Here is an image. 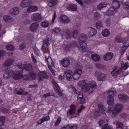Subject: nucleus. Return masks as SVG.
<instances>
[{"label": "nucleus", "instance_id": "nucleus-1", "mask_svg": "<svg viewBox=\"0 0 129 129\" xmlns=\"http://www.w3.org/2000/svg\"><path fill=\"white\" fill-rule=\"evenodd\" d=\"M108 93L109 95L107 98V103L110 106L108 107L107 111L109 113H111L115 109V108L112 106L114 104V100L113 96L116 93L111 89L108 91Z\"/></svg>", "mask_w": 129, "mask_h": 129}, {"label": "nucleus", "instance_id": "nucleus-2", "mask_svg": "<svg viewBox=\"0 0 129 129\" xmlns=\"http://www.w3.org/2000/svg\"><path fill=\"white\" fill-rule=\"evenodd\" d=\"M86 86V87L84 89V92H88V93L91 94L93 91V88L96 87L97 85L95 81H92L87 84Z\"/></svg>", "mask_w": 129, "mask_h": 129}, {"label": "nucleus", "instance_id": "nucleus-3", "mask_svg": "<svg viewBox=\"0 0 129 129\" xmlns=\"http://www.w3.org/2000/svg\"><path fill=\"white\" fill-rule=\"evenodd\" d=\"M94 76L97 77L99 81H103L106 79L107 75L105 74L99 70L96 71L94 73Z\"/></svg>", "mask_w": 129, "mask_h": 129}, {"label": "nucleus", "instance_id": "nucleus-4", "mask_svg": "<svg viewBox=\"0 0 129 129\" xmlns=\"http://www.w3.org/2000/svg\"><path fill=\"white\" fill-rule=\"evenodd\" d=\"M78 47L80 51L84 52L88 50V46L84 41L79 42Z\"/></svg>", "mask_w": 129, "mask_h": 129}, {"label": "nucleus", "instance_id": "nucleus-5", "mask_svg": "<svg viewBox=\"0 0 129 129\" xmlns=\"http://www.w3.org/2000/svg\"><path fill=\"white\" fill-rule=\"evenodd\" d=\"M22 1L20 3L21 7L25 8L33 4V2L31 0H22Z\"/></svg>", "mask_w": 129, "mask_h": 129}, {"label": "nucleus", "instance_id": "nucleus-6", "mask_svg": "<svg viewBox=\"0 0 129 129\" xmlns=\"http://www.w3.org/2000/svg\"><path fill=\"white\" fill-rule=\"evenodd\" d=\"M31 18L32 20L38 22L40 21L42 19L41 14L37 13L32 14L31 16Z\"/></svg>", "mask_w": 129, "mask_h": 129}, {"label": "nucleus", "instance_id": "nucleus-7", "mask_svg": "<svg viewBox=\"0 0 129 129\" xmlns=\"http://www.w3.org/2000/svg\"><path fill=\"white\" fill-rule=\"evenodd\" d=\"M82 71L80 69H76L73 75V79L75 80L78 79L80 76Z\"/></svg>", "mask_w": 129, "mask_h": 129}, {"label": "nucleus", "instance_id": "nucleus-8", "mask_svg": "<svg viewBox=\"0 0 129 129\" xmlns=\"http://www.w3.org/2000/svg\"><path fill=\"white\" fill-rule=\"evenodd\" d=\"M39 82L43 81L44 78L47 79L49 77L44 71L39 72Z\"/></svg>", "mask_w": 129, "mask_h": 129}, {"label": "nucleus", "instance_id": "nucleus-9", "mask_svg": "<svg viewBox=\"0 0 129 129\" xmlns=\"http://www.w3.org/2000/svg\"><path fill=\"white\" fill-rule=\"evenodd\" d=\"M72 72L70 70H67L65 71L64 73V76H66L67 80L70 81L71 80L73 76H72Z\"/></svg>", "mask_w": 129, "mask_h": 129}, {"label": "nucleus", "instance_id": "nucleus-10", "mask_svg": "<svg viewBox=\"0 0 129 129\" xmlns=\"http://www.w3.org/2000/svg\"><path fill=\"white\" fill-rule=\"evenodd\" d=\"M23 71L22 70H20L19 71L16 72L15 74L14 72L13 75V78L17 80L22 78Z\"/></svg>", "mask_w": 129, "mask_h": 129}, {"label": "nucleus", "instance_id": "nucleus-11", "mask_svg": "<svg viewBox=\"0 0 129 129\" xmlns=\"http://www.w3.org/2000/svg\"><path fill=\"white\" fill-rule=\"evenodd\" d=\"M52 83L54 85V88L56 92L58 95L60 96H61L62 94L61 92V90L57 83L54 81H53Z\"/></svg>", "mask_w": 129, "mask_h": 129}, {"label": "nucleus", "instance_id": "nucleus-12", "mask_svg": "<svg viewBox=\"0 0 129 129\" xmlns=\"http://www.w3.org/2000/svg\"><path fill=\"white\" fill-rule=\"evenodd\" d=\"M14 73V72L12 70H8L6 71L3 75V78L5 79H7Z\"/></svg>", "mask_w": 129, "mask_h": 129}, {"label": "nucleus", "instance_id": "nucleus-13", "mask_svg": "<svg viewBox=\"0 0 129 129\" xmlns=\"http://www.w3.org/2000/svg\"><path fill=\"white\" fill-rule=\"evenodd\" d=\"M45 61H47L48 68L50 69H52L51 67L53 66L54 64L51 58L49 56H48L47 58L46 56L45 57Z\"/></svg>", "mask_w": 129, "mask_h": 129}, {"label": "nucleus", "instance_id": "nucleus-14", "mask_svg": "<svg viewBox=\"0 0 129 129\" xmlns=\"http://www.w3.org/2000/svg\"><path fill=\"white\" fill-rule=\"evenodd\" d=\"M39 25V24L37 22L33 23L30 25L29 29L32 31L35 32L36 30Z\"/></svg>", "mask_w": 129, "mask_h": 129}, {"label": "nucleus", "instance_id": "nucleus-15", "mask_svg": "<svg viewBox=\"0 0 129 129\" xmlns=\"http://www.w3.org/2000/svg\"><path fill=\"white\" fill-rule=\"evenodd\" d=\"M87 30L88 35L90 37L93 36L96 34V30L92 27L88 28Z\"/></svg>", "mask_w": 129, "mask_h": 129}, {"label": "nucleus", "instance_id": "nucleus-16", "mask_svg": "<svg viewBox=\"0 0 129 129\" xmlns=\"http://www.w3.org/2000/svg\"><path fill=\"white\" fill-rule=\"evenodd\" d=\"M118 97L119 99L123 102H127L128 98V96L125 94H120Z\"/></svg>", "mask_w": 129, "mask_h": 129}, {"label": "nucleus", "instance_id": "nucleus-17", "mask_svg": "<svg viewBox=\"0 0 129 129\" xmlns=\"http://www.w3.org/2000/svg\"><path fill=\"white\" fill-rule=\"evenodd\" d=\"M67 8L68 10L71 11H76L77 10V5L73 4H69Z\"/></svg>", "mask_w": 129, "mask_h": 129}, {"label": "nucleus", "instance_id": "nucleus-18", "mask_svg": "<svg viewBox=\"0 0 129 129\" xmlns=\"http://www.w3.org/2000/svg\"><path fill=\"white\" fill-rule=\"evenodd\" d=\"M19 12V8L17 7H15L11 8L10 11V13L12 15H17Z\"/></svg>", "mask_w": 129, "mask_h": 129}, {"label": "nucleus", "instance_id": "nucleus-19", "mask_svg": "<svg viewBox=\"0 0 129 129\" xmlns=\"http://www.w3.org/2000/svg\"><path fill=\"white\" fill-rule=\"evenodd\" d=\"M60 20L64 23H68L70 21L69 18L65 15H63L60 17Z\"/></svg>", "mask_w": 129, "mask_h": 129}, {"label": "nucleus", "instance_id": "nucleus-20", "mask_svg": "<svg viewBox=\"0 0 129 129\" xmlns=\"http://www.w3.org/2000/svg\"><path fill=\"white\" fill-rule=\"evenodd\" d=\"M61 34L64 35L66 36V39L70 38L71 36V33L70 30L68 29H66L65 30L62 31Z\"/></svg>", "mask_w": 129, "mask_h": 129}, {"label": "nucleus", "instance_id": "nucleus-21", "mask_svg": "<svg viewBox=\"0 0 129 129\" xmlns=\"http://www.w3.org/2000/svg\"><path fill=\"white\" fill-rule=\"evenodd\" d=\"M117 11V9L113 7L110 8L109 9L107 12V14L109 16H111L114 14Z\"/></svg>", "mask_w": 129, "mask_h": 129}, {"label": "nucleus", "instance_id": "nucleus-22", "mask_svg": "<svg viewBox=\"0 0 129 129\" xmlns=\"http://www.w3.org/2000/svg\"><path fill=\"white\" fill-rule=\"evenodd\" d=\"M17 94L20 95H25L27 94L28 93L26 91H24L23 89L20 88H16L14 90Z\"/></svg>", "mask_w": 129, "mask_h": 129}, {"label": "nucleus", "instance_id": "nucleus-23", "mask_svg": "<svg viewBox=\"0 0 129 129\" xmlns=\"http://www.w3.org/2000/svg\"><path fill=\"white\" fill-rule=\"evenodd\" d=\"M113 56L112 53L109 52L106 53L103 57V59L105 60H108L111 59Z\"/></svg>", "mask_w": 129, "mask_h": 129}, {"label": "nucleus", "instance_id": "nucleus-24", "mask_svg": "<svg viewBox=\"0 0 129 129\" xmlns=\"http://www.w3.org/2000/svg\"><path fill=\"white\" fill-rule=\"evenodd\" d=\"M38 10V8L36 6H31L29 7L27 9V11L28 12H31L36 11Z\"/></svg>", "mask_w": 129, "mask_h": 129}, {"label": "nucleus", "instance_id": "nucleus-25", "mask_svg": "<svg viewBox=\"0 0 129 129\" xmlns=\"http://www.w3.org/2000/svg\"><path fill=\"white\" fill-rule=\"evenodd\" d=\"M99 109L100 111L102 114H105L106 112V109L105 107L102 104H99L98 105Z\"/></svg>", "mask_w": 129, "mask_h": 129}, {"label": "nucleus", "instance_id": "nucleus-26", "mask_svg": "<svg viewBox=\"0 0 129 129\" xmlns=\"http://www.w3.org/2000/svg\"><path fill=\"white\" fill-rule=\"evenodd\" d=\"M107 4L106 3L101 2L99 3L97 6V9L99 10H102L104 8L106 7Z\"/></svg>", "mask_w": 129, "mask_h": 129}, {"label": "nucleus", "instance_id": "nucleus-27", "mask_svg": "<svg viewBox=\"0 0 129 129\" xmlns=\"http://www.w3.org/2000/svg\"><path fill=\"white\" fill-rule=\"evenodd\" d=\"M112 7L117 9L120 6V4L119 2L116 0H113L112 3Z\"/></svg>", "mask_w": 129, "mask_h": 129}, {"label": "nucleus", "instance_id": "nucleus-28", "mask_svg": "<svg viewBox=\"0 0 129 129\" xmlns=\"http://www.w3.org/2000/svg\"><path fill=\"white\" fill-rule=\"evenodd\" d=\"M14 60L12 58H9L4 63V65L8 66L11 65L13 63Z\"/></svg>", "mask_w": 129, "mask_h": 129}, {"label": "nucleus", "instance_id": "nucleus-29", "mask_svg": "<svg viewBox=\"0 0 129 129\" xmlns=\"http://www.w3.org/2000/svg\"><path fill=\"white\" fill-rule=\"evenodd\" d=\"M69 60L67 58L66 59H63L61 61L62 64L64 67L68 66L69 64Z\"/></svg>", "mask_w": 129, "mask_h": 129}, {"label": "nucleus", "instance_id": "nucleus-30", "mask_svg": "<svg viewBox=\"0 0 129 129\" xmlns=\"http://www.w3.org/2000/svg\"><path fill=\"white\" fill-rule=\"evenodd\" d=\"M68 110L69 114L71 115H74L76 112L75 106L73 105L70 106V109Z\"/></svg>", "mask_w": 129, "mask_h": 129}, {"label": "nucleus", "instance_id": "nucleus-31", "mask_svg": "<svg viewBox=\"0 0 129 129\" xmlns=\"http://www.w3.org/2000/svg\"><path fill=\"white\" fill-rule=\"evenodd\" d=\"M85 82V81L83 80L79 82L78 84V85L82 87V90L84 92V89L86 87V85L87 84Z\"/></svg>", "mask_w": 129, "mask_h": 129}, {"label": "nucleus", "instance_id": "nucleus-32", "mask_svg": "<svg viewBox=\"0 0 129 129\" xmlns=\"http://www.w3.org/2000/svg\"><path fill=\"white\" fill-rule=\"evenodd\" d=\"M3 19L4 21L8 22H12L13 20L12 17L9 16H4Z\"/></svg>", "mask_w": 129, "mask_h": 129}, {"label": "nucleus", "instance_id": "nucleus-33", "mask_svg": "<svg viewBox=\"0 0 129 129\" xmlns=\"http://www.w3.org/2000/svg\"><path fill=\"white\" fill-rule=\"evenodd\" d=\"M103 23L101 22L100 21L97 22L96 24V28L98 30L102 29L103 27Z\"/></svg>", "mask_w": 129, "mask_h": 129}, {"label": "nucleus", "instance_id": "nucleus-34", "mask_svg": "<svg viewBox=\"0 0 129 129\" xmlns=\"http://www.w3.org/2000/svg\"><path fill=\"white\" fill-rule=\"evenodd\" d=\"M24 68L28 71H31L33 70L32 66L31 64L29 63L25 64Z\"/></svg>", "mask_w": 129, "mask_h": 129}, {"label": "nucleus", "instance_id": "nucleus-35", "mask_svg": "<svg viewBox=\"0 0 129 129\" xmlns=\"http://www.w3.org/2000/svg\"><path fill=\"white\" fill-rule=\"evenodd\" d=\"M91 57L93 60L95 61H99L100 59L99 56L96 54H92Z\"/></svg>", "mask_w": 129, "mask_h": 129}, {"label": "nucleus", "instance_id": "nucleus-36", "mask_svg": "<svg viewBox=\"0 0 129 129\" xmlns=\"http://www.w3.org/2000/svg\"><path fill=\"white\" fill-rule=\"evenodd\" d=\"M122 106L120 104H117L115 105V109L120 112L122 109Z\"/></svg>", "mask_w": 129, "mask_h": 129}, {"label": "nucleus", "instance_id": "nucleus-37", "mask_svg": "<svg viewBox=\"0 0 129 129\" xmlns=\"http://www.w3.org/2000/svg\"><path fill=\"white\" fill-rule=\"evenodd\" d=\"M110 34L109 30L107 29H105L103 30L102 32V35L105 37H106L108 36Z\"/></svg>", "mask_w": 129, "mask_h": 129}, {"label": "nucleus", "instance_id": "nucleus-38", "mask_svg": "<svg viewBox=\"0 0 129 129\" xmlns=\"http://www.w3.org/2000/svg\"><path fill=\"white\" fill-rule=\"evenodd\" d=\"M87 39V36L86 35L84 34H82L80 35V37H79V40L80 41H79V42H81V41H84L83 40H86Z\"/></svg>", "mask_w": 129, "mask_h": 129}, {"label": "nucleus", "instance_id": "nucleus-39", "mask_svg": "<svg viewBox=\"0 0 129 129\" xmlns=\"http://www.w3.org/2000/svg\"><path fill=\"white\" fill-rule=\"evenodd\" d=\"M121 67L122 69L126 70L129 67V66L128 65V62H126L125 64H124L122 61L121 62Z\"/></svg>", "mask_w": 129, "mask_h": 129}, {"label": "nucleus", "instance_id": "nucleus-40", "mask_svg": "<svg viewBox=\"0 0 129 129\" xmlns=\"http://www.w3.org/2000/svg\"><path fill=\"white\" fill-rule=\"evenodd\" d=\"M48 2V5L50 7L54 6L56 4L57 2L56 0H50Z\"/></svg>", "mask_w": 129, "mask_h": 129}, {"label": "nucleus", "instance_id": "nucleus-41", "mask_svg": "<svg viewBox=\"0 0 129 129\" xmlns=\"http://www.w3.org/2000/svg\"><path fill=\"white\" fill-rule=\"evenodd\" d=\"M115 41L118 43H124L122 40L121 39L119 36H117L115 38Z\"/></svg>", "mask_w": 129, "mask_h": 129}, {"label": "nucleus", "instance_id": "nucleus-42", "mask_svg": "<svg viewBox=\"0 0 129 129\" xmlns=\"http://www.w3.org/2000/svg\"><path fill=\"white\" fill-rule=\"evenodd\" d=\"M5 120L4 116H2L0 117V126H2L4 124Z\"/></svg>", "mask_w": 129, "mask_h": 129}, {"label": "nucleus", "instance_id": "nucleus-43", "mask_svg": "<svg viewBox=\"0 0 129 129\" xmlns=\"http://www.w3.org/2000/svg\"><path fill=\"white\" fill-rule=\"evenodd\" d=\"M41 25L43 27H46L48 26L49 23L48 21L46 20L42 22L41 23Z\"/></svg>", "mask_w": 129, "mask_h": 129}, {"label": "nucleus", "instance_id": "nucleus-44", "mask_svg": "<svg viewBox=\"0 0 129 129\" xmlns=\"http://www.w3.org/2000/svg\"><path fill=\"white\" fill-rule=\"evenodd\" d=\"M111 20L110 18H108L106 19L105 21V23L106 26L108 27L111 24Z\"/></svg>", "mask_w": 129, "mask_h": 129}, {"label": "nucleus", "instance_id": "nucleus-45", "mask_svg": "<svg viewBox=\"0 0 129 129\" xmlns=\"http://www.w3.org/2000/svg\"><path fill=\"white\" fill-rule=\"evenodd\" d=\"M49 39L48 37H46V38L43 41V45H45L47 46L49 44Z\"/></svg>", "mask_w": 129, "mask_h": 129}, {"label": "nucleus", "instance_id": "nucleus-46", "mask_svg": "<svg viewBox=\"0 0 129 129\" xmlns=\"http://www.w3.org/2000/svg\"><path fill=\"white\" fill-rule=\"evenodd\" d=\"M61 118L60 117H58L56 122L54 123V125L55 126H58L59 124L60 123V122L61 121Z\"/></svg>", "mask_w": 129, "mask_h": 129}, {"label": "nucleus", "instance_id": "nucleus-47", "mask_svg": "<svg viewBox=\"0 0 129 129\" xmlns=\"http://www.w3.org/2000/svg\"><path fill=\"white\" fill-rule=\"evenodd\" d=\"M52 31L55 34H57L60 33L61 31L58 28L55 27L52 29Z\"/></svg>", "mask_w": 129, "mask_h": 129}, {"label": "nucleus", "instance_id": "nucleus-48", "mask_svg": "<svg viewBox=\"0 0 129 129\" xmlns=\"http://www.w3.org/2000/svg\"><path fill=\"white\" fill-rule=\"evenodd\" d=\"M77 102L79 104H84L85 103V100L84 98L78 99Z\"/></svg>", "mask_w": 129, "mask_h": 129}, {"label": "nucleus", "instance_id": "nucleus-49", "mask_svg": "<svg viewBox=\"0 0 129 129\" xmlns=\"http://www.w3.org/2000/svg\"><path fill=\"white\" fill-rule=\"evenodd\" d=\"M6 47L7 49L11 51L13 50L14 48V47L12 45H8L6 46Z\"/></svg>", "mask_w": 129, "mask_h": 129}, {"label": "nucleus", "instance_id": "nucleus-50", "mask_svg": "<svg viewBox=\"0 0 129 129\" xmlns=\"http://www.w3.org/2000/svg\"><path fill=\"white\" fill-rule=\"evenodd\" d=\"M121 69L118 70L117 71H115L112 74V76L114 77H115L119 74H120V72L121 71Z\"/></svg>", "mask_w": 129, "mask_h": 129}, {"label": "nucleus", "instance_id": "nucleus-51", "mask_svg": "<svg viewBox=\"0 0 129 129\" xmlns=\"http://www.w3.org/2000/svg\"><path fill=\"white\" fill-rule=\"evenodd\" d=\"M102 129H113V128L111 126H108V124H106L102 127Z\"/></svg>", "mask_w": 129, "mask_h": 129}, {"label": "nucleus", "instance_id": "nucleus-52", "mask_svg": "<svg viewBox=\"0 0 129 129\" xmlns=\"http://www.w3.org/2000/svg\"><path fill=\"white\" fill-rule=\"evenodd\" d=\"M25 64L23 63H22L20 62L17 64V65L18 68L21 69V70H22V69L23 68H24Z\"/></svg>", "mask_w": 129, "mask_h": 129}, {"label": "nucleus", "instance_id": "nucleus-53", "mask_svg": "<svg viewBox=\"0 0 129 129\" xmlns=\"http://www.w3.org/2000/svg\"><path fill=\"white\" fill-rule=\"evenodd\" d=\"M78 33V32L77 30H75L72 32V36L73 38H76L77 36Z\"/></svg>", "mask_w": 129, "mask_h": 129}, {"label": "nucleus", "instance_id": "nucleus-54", "mask_svg": "<svg viewBox=\"0 0 129 129\" xmlns=\"http://www.w3.org/2000/svg\"><path fill=\"white\" fill-rule=\"evenodd\" d=\"M127 47L123 45L122 46V48L121 49L120 53L121 55H122L123 54L125 50L127 49Z\"/></svg>", "mask_w": 129, "mask_h": 129}, {"label": "nucleus", "instance_id": "nucleus-55", "mask_svg": "<svg viewBox=\"0 0 129 129\" xmlns=\"http://www.w3.org/2000/svg\"><path fill=\"white\" fill-rule=\"evenodd\" d=\"M0 111L4 113H7L8 112L9 110L8 109H6V108H2L0 109Z\"/></svg>", "mask_w": 129, "mask_h": 129}, {"label": "nucleus", "instance_id": "nucleus-56", "mask_svg": "<svg viewBox=\"0 0 129 129\" xmlns=\"http://www.w3.org/2000/svg\"><path fill=\"white\" fill-rule=\"evenodd\" d=\"M116 127H123V124L122 122H118L116 123Z\"/></svg>", "mask_w": 129, "mask_h": 129}, {"label": "nucleus", "instance_id": "nucleus-57", "mask_svg": "<svg viewBox=\"0 0 129 129\" xmlns=\"http://www.w3.org/2000/svg\"><path fill=\"white\" fill-rule=\"evenodd\" d=\"M96 66L98 68L100 69H101L104 67V66L100 63L96 64Z\"/></svg>", "mask_w": 129, "mask_h": 129}, {"label": "nucleus", "instance_id": "nucleus-58", "mask_svg": "<svg viewBox=\"0 0 129 129\" xmlns=\"http://www.w3.org/2000/svg\"><path fill=\"white\" fill-rule=\"evenodd\" d=\"M71 48V46L70 45H67L64 47L63 48L64 50L65 51H67L69 50Z\"/></svg>", "mask_w": 129, "mask_h": 129}, {"label": "nucleus", "instance_id": "nucleus-59", "mask_svg": "<svg viewBox=\"0 0 129 129\" xmlns=\"http://www.w3.org/2000/svg\"><path fill=\"white\" fill-rule=\"evenodd\" d=\"M77 99L84 98H83V93L82 92H80L79 93L77 96Z\"/></svg>", "mask_w": 129, "mask_h": 129}, {"label": "nucleus", "instance_id": "nucleus-60", "mask_svg": "<svg viewBox=\"0 0 129 129\" xmlns=\"http://www.w3.org/2000/svg\"><path fill=\"white\" fill-rule=\"evenodd\" d=\"M70 129H77V126L76 125L73 124H70Z\"/></svg>", "mask_w": 129, "mask_h": 129}, {"label": "nucleus", "instance_id": "nucleus-61", "mask_svg": "<svg viewBox=\"0 0 129 129\" xmlns=\"http://www.w3.org/2000/svg\"><path fill=\"white\" fill-rule=\"evenodd\" d=\"M123 43V45L127 47L129 46V40H127L125 41Z\"/></svg>", "mask_w": 129, "mask_h": 129}, {"label": "nucleus", "instance_id": "nucleus-62", "mask_svg": "<svg viewBox=\"0 0 129 129\" xmlns=\"http://www.w3.org/2000/svg\"><path fill=\"white\" fill-rule=\"evenodd\" d=\"M42 119L43 122L45 121L49 120L50 119V118L48 116H47L43 118Z\"/></svg>", "mask_w": 129, "mask_h": 129}, {"label": "nucleus", "instance_id": "nucleus-63", "mask_svg": "<svg viewBox=\"0 0 129 129\" xmlns=\"http://www.w3.org/2000/svg\"><path fill=\"white\" fill-rule=\"evenodd\" d=\"M112 112V115L113 116H116L119 113V112L115 109Z\"/></svg>", "mask_w": 129, "mask_h": 129}, {"label": "nucleus", "instance_id": "nucleus-64", "mask_svg": "<svg viewBox=\"0 0 129 129\" xmlns=\"http://www.w3.org/2000/svg\"><path fill=\"white\" fill-rule=\"evenodd\" d=\"M77 44V43L76 42H73L71 43V44L70 45L71 47L72 48L75 47Z\"/></svg>", "mask_w": 129, "mask_h": 129}]
</instances>
